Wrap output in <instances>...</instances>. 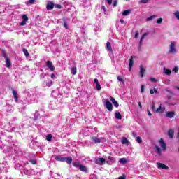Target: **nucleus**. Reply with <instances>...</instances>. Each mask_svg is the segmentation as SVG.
<instances>
[{
	"mask_svg": "<svg viewBox=\"0 0 179 179\" xmlns=\"http://www.w3.org/2000/svg\"><path fill=\"white\" fill-rule=\"evenodd\" d=\"M148 115H149V117H152V113L149 110H148Z\"/></svg>",
	"mask_w": 179,
	"mask_h": 179,
	"instance_id": "58",
	"label": "nucleus"
},
{
	"mask_svg": "<svg viewBox=\"0 0 179 179\" xmlns=\"http://www.w3.org/2000/svg\"><path fill=\"white\" fill-rule=\"evenodd\" d=\"M14 100L15 103H17V101L19 100V97L17 96H14Z\"/></svg>",
	"mask_w": 179,
	"mask_h": 179,
	"instance_id": "51",
	"label": "nucleus"
},
{
	"mask_svg": "<svg viewBox=\"0 0 179 179\" xmlns=\"http://www.w3.org/2000/svg\"><path fill=\"white\" fill-rule=\"evenodd\" d=\"M150 82H152V83H156V82L158 81V80H157L156 78H150Z\"/></svg>",
	"mask_w": 179,
	"mask_h": 179,
	"instance_id": "42",
	"label": "nucleus"
},
{
	"mask_svg": "<svg viewBox=\"0 0 179 179\" xmlns=\"http://www.w3.org/2000/svg\"><path fill=\"white\" fill-rule=\"evenodd\" d=\"M45 76H47V74L44 73H42L41 75H40V78L41 79H44L45 78Z\"/></svg>",
	"mask_w": 179,
	"mask_h": 179,
	"instance_id": "38",
	"label": "nucleus"
},
{
	"mask_svg": "<svg viewBox=\"0 0 179 179\" xmlns=\"http://www.w3.org/2000/svg\"><path fill=\"white\" fill-rule=\"evenodd\" d=\"M22 51H23V52H24V55L26 56V57H29V52L27 51V49H23L22 50Z\"/></svg>",
	"mask_w": 179,
	"mask_h": 179,
	"instance_id": "36",
	"label": "nucleus"
},
{
	"mask_svg": "<svg viewBox=\"0 0 179 179\" xmlns=\"http://www.w3.org/2000/svg\"><path fill=\"white\" fill-rule=\"evenodd\" d=\"M136 134L135 132H133V136H135Z\"/></svg>",
	"mask_w": 179,
	"mask_h": 179,
	"instance_id": "62",
	"label": "nucleus"
},
{
	"mask_svg": "<svg viewBox=\"0 0 179 179\" xmlns=\"http://www.w3.org/2000/svg\"><path fill=\"white\" fill-rule=\"evenodd\" d=\"M73 166H74V167H76V168H80V162H73Z\"/></svg>",
	"mask_w": 179,
	"mask_h": 179,
	"instance_id": "28",
	"label": "nucleus"
},
{
	"mask_svg": "<svg viewBox=\"0 0 179 179\" xmlns=\"http://www.w3.org/2000/svg\"><path fill=\"white\" fill-rule=\"evenodd\" d=\"M106 49L108 53L110 54V55H113V48H111V43L110 42L106 43Z\"/></svg>",
	"mask_w": 179,
	"mask_h": 179,
	"instance_id": "6",
	"label": "nucleus"
},
{
	"mask_svg": "<svg viewBox=\"0 0 179 179\" xmlns=\"http://www.w3.org/2000/svg\"><path fill=\"white\" fill-rule=\"evenodd\" d=\"M131 13V10H126L122 13V16H128Z\"/></svg>",
	"mask_w": 179,
	"mask_h": 179,
	"instance_id": "24",
	"label": "nucleus"
},
{
	"mask_svg": "<svg viewBox=\"0 0 179 179\" xmlns=\"http://www.w3.org/2000/svg\"><path fill=\"white\" fill-rule=\"evenodd\" d=\"M13 94L14 96H17V92H16L15 90H13Z\"/></svg>",
	"mask_w": 179,
	"mask_h": 179,
	"instance_id": "52",
	"label": "nucleus"
},
{
	"mask_svg": "<svg viewBox=\"0 0 179 179\" xmlns=\"http://www.w3.org/2000/svg\"><path fill=\"white\" fill-rule=\"evenodd\" d=\"M50 78H51V79H55V74L52 73V74L50 75Z\"/></svg>",
	"mask_w": 179,
	"mask_h": 179,
	"instance_id": "57",
	"label": "nucleus"
},
{
	"mask_svg": "<svg viewBox=\"0 0 179 179\" xmlns=\"http://www.w3.org/2000/svg\"><path fill=\"white\" fill-rule=\"evenodd\" d=\"M157 167L158 169H162V170H167L169 169V166L164 164H162L160 162L157 163Z\"/></svg>",
	"mask_w": 179,
	"mask_h": 179,
	"instance_id": "11",
	"label": "nucleus"
},
{
	"mask_svg": "<svg viewBox=\"0 0 179 179\" xmlns=\"http://www.w3.org/2000/svg\"><path fill=\"white\" fill-rule=\"evenodd\" d=\"M138 106H139L141 110H142V103H141V102H138Z\"/></svg>",
	"mask_w": 179,
	"mask_h": 179,
	"instance_id": "60",
	"label": "nucleus"
},
{
	"mask_svg": "<svg viewBox=\"0 0 179 179\" xmlns=\"http://www.w3.org/2000/svg\"><path fill=\"white\" fill-rule=\"evenodd\" d=\"M117 3H118V0H114L113 1V6H117Z\"/></svg>",
	"mask_w": 179,
	"mask_h": 179,
	"instance_id": "48",
	"label": "nucleus"
},
{
	"mask_svg": "<svg viewBox=\"0 0 179 179\" xmlns=\"http://www.w3.org/2000/svg\"><path fill=\"white\" fill-rule=\"evenodd\" d=\"M64 27H65V29H68V24L66 23V21H64Z\"/></svg>",
	"mask_w": 179,
	"mask_h": 179,
	"instance_id": "46",
	"label": "nucleus"
},
{
	"mask_svg": "<svg viewBox=\"0 0 179 179\" xmlns=\"http://www.w3.org/2000/svg\"><path fill=\"white\" fill-rule=\"evenodd\" d=\"M56 7L57 8V9H61V5L59 4H57Z\"/></svg>",
	"mask_w": 179,
	"mask_h": 179,
	"instance_id": "61",
	"label": "nucleus"
},
{
	"mask_svg": "<svg viewBox=\"0 0 179 179\" xmlns=\"http://www.w3.org/2000/svg\"><path fill=\"white\" fill-rule=\"evenodd\" d=\"M120 22L122 24H125V20H124V19H120Z\"/></svg>",
	"mask_w": 179,
	"mask_h": 179,
	"instance_id": "49",
	"label": "nucleus"
},
{
	"mask_svg": "<svg viewBox=\"0 0 179 179\" xmlns=\"http://www.w3.org/2000/svg\"><path fill=\"white\" fill-rule=\"evenodd\" d=\"M92 141L94 143H100L101 142V138L97 137H92Z\"/></svg>",
	"mask_w": 179,
	"mask_h": 179,
	"instance_id": "21",
	"label": "nucleus"
},
{
	"mask_svg": "<svg viewBox=\"0 0 179 179\" xmlns=\"http://www.w3.org/2000/svg\"><path fill=\"white\" fill-rule=\"evenodd\" d=\"M115 162V158L113 157H108V158L106 160V163L108 164H113Z\"/></svg>",
	"mask_w": 179,
	"mask_h": 179,
	"instance_id": "12",
	"label": "nucleus"
},
{
	"mask_svg": "<svg viewBox=\"0 0 179 179\" xmlns=\"http://www.w3.org/2000/svg\"><path fill=\"white\" fill-rule=\"evenodd\" d=\"M128 139L125 137H124L122 140V145H127L128 143Z\"/></svg>",
	"mask_w": 179,
	"mask_h": 179,
	"instance_id": "30",
	"label": "nucleus"
},
{
	"mask_svg": "<svg viewBox=\"0 0 179 179\" xmlns=\"http://www.w3.org/2000/svg\"><path fill=\"white\" fill-rule=\"evenodd\" d=\"M150 93V94H155V93L157 94V90H156V88L151 89Z\"/></svg>",
	"mask_w": 179,
	"mask_h": 179,
	"instance_id": "32",
	"label": "nucleus"
},
{
	"mask_svg": "<svg viewBox=\"0 0 179 179\" xmlns=\"http://www.w3.org/2000/svg\"><path fill=\"white\" fill-rule=\"evenodd\" d=\"M117 80H119V82H124V80L121 77H120V76H118L117 78Z\"/></svg>",
	"mask_w": 179,
	"mask_h": 179,
	"instance_id": "50",
	"label": "nucleus"
},
{
	"mask_svg": "<svg viewBox=\"0 0 179 179\" xmlns=\"http://www.w3.org/2000/svg\"><path fill=\"white\" fill-rule=\"evenodd\" d=\"M174 115H176V113L171 111V112H166V117L168 118H174Z\"/></svg>",
	"mask_w": 179,
	"mask_h": 179,
	"instance_id": "16",
	"label": "nucleus"
},
{
	"mask_svg": "<svg viewBox=\"0 0 179 179\" xmlns=\"http://www.w3.org/2000/svg\"><path fill=\"white\" fill-rule=\"evenodd\" d=\"M136 141L138 142V143H142V138L140 136H138Z\"/></svg>",
	"mask_w": 179,
	"mask_h": 179,
	"instance_id": "41",
	"label": "nucleus"
},
{
	"mask_svg": "<svg viewBox=\"0 0 179 179\" xmlns=\"http://www.w3.org/2000/svg\"><path fill=\"white\" fill-rule=\"evenodd\" d=\"M177 43L176 41H172L169 45V54H177V48H176Z\"/></svg>",
	"mask_w": 179,
	"mask_h": 179,
	"instance_id": "2",
	"label": "nucleus"
},
{
	"mask_svg": "<svg viewBox=\"0 0 179 179\" xmlns=\"http://www.w3.org/2000/svg\"><path fill=\"white\" fill-rule=\"evenodd\" d=\"M162 22H163V19L162 18H159L157 20V23L158 24H160L162 23Z\"/></svg>",
	"mask_w": 179,
	"mask_h": 179,
	"instance_id": "43",
	"label": "nucleus"
},
{
	"mask_svg": "<svg viewBox=\"0 0 179 179\" xmlns=\"http://www.w3.org/2000/svg\"><path fill=\"white\" fill-rule=\"evenodd\" d=\"M155 151L159 156H162V149H160L159 146L157 145L155 146Z\"/></svg>",
	"mask_w": 179,
	"mask_h": 179,
	"instance_id": "20",
	"label": "nucleus"
},
{
	"mask_svg": "<svg viewBox=\"0 0 179 179\" xmlns=\"http://www.w3.org/2000/svg\"><path fill=\"white\" fill-rule=\"evenodd\" d=\"M149 2V0H141L138 2L140 5H142V3H148Z\"/></svg>",
	"mask_w": 179,
	"mask_h": 179,
	"instance_id": "35",
	"label": "nucleus"
},
{
	"mask_svg": "<svg viewBox=\"0 0 179 179\" xmlns=\"http://www.w3.org/2000/svg\"><path fill=\"white\" fill-rule=\"evenodd\" d=\"M22 19L24 22H28L29 21V17H27V15H26L25 14H23L22 15Z\"/></svg>",
	"mask_w": 179,
	"mask_h": 179,
	"instance_id": "27",
	"label": "nucleus"
},
{
	"mask_svg": "<svg viewBox=\"0 0 179 179\" xmlns=\"http://www.w3.org/2000/svg\"><path fill=\"white\" fill-rule=\"evenodd\" d=\"M2 55L6 59V65L7 68H12V63H10V59H9V57H8V55H6V52H5V50L2 51Z\"/></svg>",
	"mask_w": 179,
	"mask_h": 179,
	"instance_id": "3",
	"label": "nucleus"
},
{
	"mask_svg": "<svg viewBox=\"0 0 179 179\" xmlns=\"http://www.w3.org/2000/svg\"><path fill=\"white\" fill-rule=\"evenodd\" d=\"M168 136H169L171 139H173V138H174V130L169 129L168 131Z\"/></svg>",
	"mask_w": 179,
	"mask_h": 179,
	"instance_id": "17",
	"label": "nucleus"
},
{
	"mask_svg": "<svg viewBox=\"0 0 179 179\" xmlns=\"http://www.w3.org/2000/svg\"><path fill=\"white\" fill-rule=\"evenodd\" d=\"M151 109L152 110V111H154V113H159V114H163V113H164V111H166V107L162 106V104H160L159 106V107L157 109H155V102L152 103Z\"/></svg>",
	"mask_w": 179,
	"mask_h": 179,
	"instance_id": "1",
	"label": "nucleus"
},
{
	"mask_svg": "<svg viewBox=\"0 0 179 179\" xmlns=\"http://www.w3.org/2000/svg\"><path fill=\"white\" fill-rule=\"evenodd\" d=\"M38 115H39V113H38V111H36V112L35 113V116H34V120H38Z\"/></svg>",
	"mask_w": 179,
	"mask_h": 179,
	"instance_id": "40",
	"label": "nucleus"
},
{
	"mask_svg": "<svg viewBox=\"0 0 179 179\" xmlns=\"http://www.w3.org/2000/svg\"><path fill=\"white\" fill-rule=\"evenodd\" d=\"M29 3H30V5H33L34 3V0H29Z\"/></svg>",
	"mask_w": 179,
	"mask_h": 179,
	"instance_id": "56",
	"label": "nucleus"
},
{
	"mask_svg": "<svg viewBox=\"0 0 179 179\" xmlns=\"http://www.w3.org/2000/svg\"><path fill=\"white\" fill-rule=\"evenodd\" d=\"M164 72L165 73V75H171V70L170 69H164Z\"/></svg>",
	"mask_w": 179,
	"mask_h": 179,
	"instance_id": "29",
	"label": "nucleus"
},
{
	"mask_svg": "<svg viewBox=\"0 0 179 179\" xmlns=\"http://www.w3.org/2000/svg\"><path fill=\"white\" fill-rule=\"evenodd\" d=\"M79 170H80V171H84V173H86V171H87V169L83 165H81L80 166Z\"/></svg>",
	"mask_w": 179,
	"mask_h": 179,
	"instance_id": "26",
	"label": "nucleus"
},
{
	"mask_svg": "<svg viewBox=\"0 0 179 179\" xmlns=\"http://www.w3.org/2000/svg\"><path fill=\"white\" fill-rule=\"evenodd\" d=\"M46 8L48 9V10H52V9H54V3L52 2L48 3L46 6Z\"/></svg>",
	"mask_w": 179,
	"mask_h": 179,
	"instance_id": "15",
	"label": "nucleus"
},
{
	"mask_svg": "<svg viewBox=\"0 0 179 179\" xmlns=\"http://www.w3.org/2000/svg\"><path fill=\"white\" fill-rule=\"evenodd\" d=\"M46 86H48V87L52 86V81L50 80L49 82H48L46 83Z\"/></svg>",
	"mask_w": 179,
	"mask_h": 179,
	"instance_id": "39",
	"label": "nucleus"
},
{
	"mask_svg": "<svg viewBox=\"0 0 179 179\" xmlns=\"http://www.w3.org/2000/svg\"><path fill=\"white\" fill-rule=\"evenodd\" d=\"M46 66H48L50 72H54L55 71V67L52 65V62L50 60L46 62Z\"/></svg>",
	"mask_w": 179,
	"mask_h": 179,
	"instance_id": "5",
	"label": "nucleus"
},
{
	"mask_svg": "<svg viewBox=\"0 0 179 179\" xmlns=\"http://www.w3.org/2000/svg\"><path fill=\"white\" fill-rule=\"evenodd\" d=\"M30 163H31L32 164H36V162L35 161V159H31L29 160Z\"/></svg>",
	"mask_w": 179,
	"mask_h": 179,
	"instance_id": "53",
	"label": "nucleus"
},
{
	"mask_svg": "<svg viewBox=\"0 0 179 179\" xmlns=\"http://www.w3.org/2000/svg\"><path fill=\"white\" fill-rule=\"evenodd\" d=\"M156 17H157V15H150V17H147L146 21L152 22V20H153V19H156Z\"/></svg>",
	"mask_w": 179,
	"mask_h": 179,
	"instance_id": "19",
	"label": "nucleus"
},
{
	"mask_svg": "<svg viewBox=\"0 0 179 179\" xmlns=\"http://www.w3.org/2000/svg\"><path fill=\"white\" fill-rule=\"evenodd\" d=\"M148 34H149V33L145 32V33H144L142 35V36H141V38L140 39V42H139V48H141V47H142L143 43V40H145V37H146V36H148Z\"/></svg>",
	"mask_w": 179,
	"mask_h": 179,
	"instance_id": "7",
	"label": "nucleus"
},
{
	"mask_svg": "<svg viewBox=\"0 0 179 179\" xmlns=\"http://www.w3.org/2000/svg\"><path fill=\"white\" fill-rule=\"evenodd\" d=\"M55 159H56L57 162H65V157H59V156H57V157H56Z\"/></svg>",
	"mask_w": 179,
	"mask_h": 179,
	"instance_id": "23",
	"label": "nucleus"
},
{
	"mask_svg": "<svg viewBox=\"0 0 179 179\" xmlns=\"http://www.w3.org/2000/svg\"><path fill=\"white\" fill-rule=\"evenodd\" d=\"M101 9H102V10L103 11V13H106V6H101Z\"/></svg>",
	"mask_w": 179,
	"mask_h": 179,
	"instance_id": "54",
	"label": "nucleus"
},
{
	"mask_svg": "<svg viewBox=\"0 0 179 179\" xmlns=\"http://www.w3.org/2000/svg\"><path fill=\"white\" fill-rule=\"evenodd\" d=\"M178 66H176L172 71L173 72H175V73H177V72H178Z\"/></svg>",
	"mask_w": 179,
	"mask_h": 179,
	"instance_id": "37",
	"label": "nucleus"
},
{
	"mask_svg": "<svg viewBox=\"0 0 179 179\" xmlns=\"http://www.w3.org/2000/svg\"><path fill=\"white\" fill-rule=\"evenodd\" d=\"M51 139H52V135L48 134V135L46 136V141H48V142H50V141H51Z\"/></svg>",
	"mask_w": 179,
	"mask_h": 179,
	"instance_id": "34",
	"label": "nucleus"
},
{
	"mask_svg": "<svg viewBox=\"0 0 179 179\" xmlns=\"http://www.w3.org/2000/svg\"><path fill=\"white\" fill-rule=\"evenodd\" d=\"M119 162H120V163H122V164H125V163L128 162V161H127L126 158H121V159H120Z\"/></svg>",
	"mask_w": 179,
	"mask_h": 179,
	"instance_id": "33",
	"label": "nucleus"
},
{
	"mask_svg": "<svg viewBox=\"0 0 179 179\" xmlns=\"http://www.w3.org/2000/svg\"><path fill=\"white\" fill-rule=\"evenodd\" d=\"M132 66H134V56H131L130 59H129V71H131Z\"/></svg>",
	"mask_w": 179,
	"mask_h": 179,
	"instance_id": "14",
	"label": "nucleus"
},
{
	"mask_svg": "<svg viewBox=\"0 0 179 179\" xmlns=\"http://www.w3.org/2000/svg\"><path fill=\"white\" fill-rule=\"evenodd\" d=\"M116 120H122V116L120 112H116L115 114Z\"/></svg>",
	"mask_w": 179,
	"mask_h": 179,
	"instance_id": "22",
	"label": "nucleus"
},
{
	"mask_svg": "<svg viewBox=\"0 0 179 179\" xmlns=\"http://www.w3.org/2000/svg\"><path fill=\"white\" fill-rule=\"evenodd\" d=\"M137 37H139V31H136V32H135V36H134V38H136Z\"/></svg>",
	"mask_w": 179,
	"mask_h": 179,
	"instance_id": "45",
	"label": "nucleus"
},
{
	"mask_svg": "<svg viewBox=\"0 0 179 179\" xmlns=\"http://www.w3.org/2000/svg\"><path fill=\"white\" fill-rule=\"evenodd\" d=\"M141 93H143V92H145V85H141Z\"/></svg>",
	"mask_w": 179,
	"mask_h": 179,
	"instance_id": "47",
	"label": "nucleus"
},
{
	"mask_svg": "<svg viewBox=\"0 0 179 179\" xmlns=\"http://www.w3.org/2000/svg\"><path fill=\"white\" fill-rule=\"evenodd\" d=\"M110 100L113 103V104L115 106V107H116V108L119 107L120 105L118 104V102H117L115 99H114V97L110 96Z\"/></svg>",
	"mask_w": 179,
	"mask_h": 179,
	"instance_id": "13",
	"label": "nucleus"
},
{
	"mask_svg": "<svg viewBox=\"0 0 179 179\" xmlns=\"http://www.w3.org/2000/svg\"><path fill=\"white\" fill-rule=\"evenodd\" d=\"M94 83H96V90L100 92L101 90V85H100V83H99V79H94Z\"/></svg>",
	"mask_w": 179,
	"mask_h": 179,
	"instance_id": "9",
	"label": "nucleus"
},
{
	"mask_svg": "<svg viewBox=\"0 0 179 179\" xmlns=\"http://www.w3.org/2000/svg\"><path fill=\"white\" fill-rule=\"evenodd\" d=\"M145 72H146V69H145V68H143V65L140 66V77L141 78H143L144 75H145Z\"/></svg>",
	"mask_w": 179,
	"mask_h": 179,
	"instance_id": "10",
	"label": "nucleus"
},
{
	"mask_svg": "<svg viewBox=\"0 0 179 179\" xmlns=\"http://www.w3.org/2000/svg\"><path fill=\"white\" fill-rule=\"evenodd\" d=\"M26 22L27 21H22L20 23V26H26Z\"/></svg>",
	"mask_w": 179,
	"mask_h": 179,
	"instance_id": "44",
	"label": "nucleus"
},
{
	"mask_svg": "<svg viewBox=\"0 0 179 179\" xmlns=\"http://www.w3.org/2000/svg\"><path fill=\"white\" fill-rule=\"evenodd\" d=\"M159 143L160 147L162 148V150H166V149H167L166 143H164L163 138H160V140L159 141Z\"/></svg>",
	"mask_w": 179,
	"mask_h": 179,
	"instance_id": "8",
	"label": "nucleus"
},
{
	"mask_svg": "<svg viewBox=\"0 0 179 179\" xmlns=\"http://www.w3.org/2000/svg\"><path fill=\"white\" fill-rule=\"evenodd\" d=\"M118 179H125V176H122Z\"/></svg>",
	"mask_w": 179,
	"mask_h": 179,
	"instance_id": "59",
	"label": "nucleus"
},
{
	"mask_svg": "<svg viewBox=\"0 0 179 179\" xmlns=\"http://www.w3.org/2000/svg\"><path fill=\"white\" fill-rule=\"evenodd\" d=\"M104 103L107 110H108V111H113V104L108 99H105Z\"/></svg>",
	"mask_w": 179,
	"mask_h": 179,
	"instance_id": "4",
	"label": "nucleus"
},
{
	"mask_svg": "<svg viewBox=\"0 0 179 179\" xmlns=\"http://www.w3.org/2000/svg\"><path fill=\"white\" fill-rule=\"evenodd\" d=\"M106 1L108 2V5H111V3H113V0H106Z\"/></svg>",
	"mask_w": 179,
	"mask_h": 179,
	"instance_id": "55",
	"label": "nucleus"
},
{
	"mask_svg": "<svg viewBox=\"0 0 179 179\" xmlns=\"http://www.w3.org/2000/svg\"><path fill=\"white\" fill-rule=\"evenodd\" d=\"M97 164H104L106 159L104 158H99L96 159Z\"/></svg>",
	"mask_w": 179,
	"mask_h": 179,
	"instance_id": "18",
	"label": "nucleus"
},
{
	"mask_svg": "<svg viewBox=\"0 0 179 179\" xmlns=\"http://www.w3.org/2000/svg\"><path fill=\"white\" fill-rule=\"evenodd\" d=\"M72 75H76V67H71V69Z\"/></svg>",
	"mask_w": 179,
	"mask_h": 179,
	"instance_id": "31",
	"label": "nucleus"
},
{
	"mask_svg": "<svg viewBox=\"0 0 179 179\" xmlns=\"http://www.w3.org/2000/svg\"><path fill=\"white\" fill-rule=\"evenodd\" d=\"M67 164H71V163H72V158L69 157H65V161Z\"/></svg>",
	"mask_w": 179,
	"mask_h": 179,
	"instance_id": "25",
	"label": "nucleus"
}]
</instances>
